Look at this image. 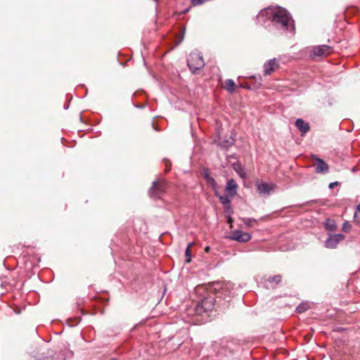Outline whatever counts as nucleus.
Masks as SVG:
<instances>
[{
	"instance_id": "nucleus-22",
	"label": "nucleus",
	"mask_w": 360,
	"mask_h": 360,
	"mask_svg": "<svg viewBox=\"0 0 360 360\" xmlns=\"http://www.w3.org/2000/svg\"><path fill=\"white\" fill-rule=\"evenodd\" d=\"M237 173L238 174V175L242 178V179H245L246 178V172L245 171L242 169V168H240L239 169H236Z\"/></svg>"
},
{
	"instance_id": "nucleus-25",
	"label": "nucleus",
	"mask_w": 360,
	"mask_h": 360,
	"mask_svg": "<svg viewBox=\"0 0 360 360\" xmlns=\"http://www.w3.org/2000/svg\"><path fill=\"white\" fill-rule=\"evenodd\" d=\"M337 185H338V181L332 182V183H330L329 184V188H334Z\"/></svg>"
},
{
	"instance_id": "nucleus-21",
	"label": "nucleus",
	"mask_w": 360,
	"mask_h": 360,
	"mask_svg": "<svg viewBox=\"0 0 360 360\" xmlns=\"http://www.w3.org/2000/svg\"><path fill=\"white\" fill-rule=\"evenodd\" d=\"M351 229V224L348 221H345L342 224V230L345 232H349Z\"/></svg>"
},
{
	"instance_id": "nucleus-13",
	"label": "nucleus",
	"mask_w": 360,
	"mask_h": 360,
	"mask_svg": "<svg viewBox=\"0 0 360 360\" xmlns=\"http://www.w3.org/2000/svg\"><path fill=\"white\" fill-rule=\"evenodd\" d=\"M257 191H258L259 193L266 194V195L269 194L270 192L274 188L272 185H270L266 183L259 184H257Z\"/></svg>"
},
{
	"instance_id": "nucleus-7",
	"label": "nucleus",
	"mask_w": 360,
	"mask_h": 360,
	"mask_svg": "<svg viewBox=\"0 0 360 360\" xmlns=\"http://www.w3.org/2000/svg\"><path fill=\"white\" fill-rule=\"evenodd\" d=\"M315 172L317 174H326L329 170L328 165L321 158H314Z\"/></svg>"
},
{
	"instance_id": "nucleus-6",
	"label": "nucleus",
	"mask_w": 360,
	"mask_h": 360,
	"mask_svg": "<svg viewBox=\"0 0 360 360\" xmlns=\"http://www.w3.org/2000/svg\"><path fill=\"white\" fill-rule=\"evenodd\" d=\"M344 238L345 236L342 233L330 235L325 242V245L328 248H335Z\"/></svg>"
},
{
	"instance_id": "nucleus-5",
	"label": "nucleus",
	"mask_w": 360,
	"mask_h": 360,
	"mask_svg": "<svg viewBox=\"0 0 360 360\" xmlns=\"http://www.w3.org/2000/svg\"><path fill=\"white\" fill-rule=\"evenodd\" d=\"M332 52V48L328 45H319L312 48L311 56H326Z\"/></svg>"
},
{
	"instance_id": "nucleus-10",
	"label": "nucleus",
	"mask_w": 360,
	"mask_h": 360,
	"mask_svg": "<svg viewBox=\"0 0 360 360\" xmlns=\"http://www.w3.org/2000/svg\"><path fill=\"white\" fill-rule=\"evenodd\" d=\"M237 188L238 185L236 182V181L233 179L228 180L226 188H225V192L226 194L230 195L231 196L234 197L237 193Z\"/></svg>"
},
{
	"instance_id": "nucleus-23",
	"label": "nucleus",
	"mask_w": 360,
	"mask_h": 360,
	"mask_svg": "<svg viewBox=\"0 0 360 360\" xmlns=\"http://www.w3.org/2000/svg\"><path fill=\"white\" fill-rule=\"evenodd\" d=\"M202 175L203 176V178L205 179V180L206 181L207 179H208V178H210L211 176L210 174V172L207 169H203L202 170Z\"/></svg>"
},
{
	"instance_id": "nucleus-26",
	"label": "nucleus",
	"mask_w": 360,
	"mask_h": 360,
	"mask_svg": "<svg viewBox=\"0 0 360 360\" xmlns=\"http://www.w3.org/2000/svg\"><path fill=\"white\" fill-rule=\"evenodd\" d=\"M297 311H298L299 313H302V312H303V311H304V308L302 307V306L300 305V306H298V307H297Z\"/></svg>"
},
{
	"instance_id": "nucleus-27",
	"label": "nucleus",
	"mask_w": 360,
	"mask_h": 360,
	"mask_svg": "<svg viewBox=\"0 0 360 360\" xmlns=\"http://www.w3.org/2000/svg\"><path fill=\"white\" fill-rule=\"evenodd\" d=\"M232 222H233V219H231V217H229L228 223L231 224Z\"/></svg>"
},
{
	"instance_id": "nucleus-30",
	"label": "nucleus",
	"mask_w": 360,
	"mask_h": 360,
	"mask_svg": "<svg viewBox=\"0 0 360 360\" xmlns=\"http://www.w3.org/2000/svg\"><path fill=\"white\" fill-rule=\"evenodd\" d=\"M188 11H189V8H187V9H186L183 13H187Z\"/></svg>"
},
{
	"instance_id": "nucleus-14",
	"label": "nucleus",
	"mask_w": 360,
	"mask_h": 360,
	"mask_svg": "<svg viewBox=\"0 0 360 360\" xmlns=\"http://www.w3.org/2000/svg\"><path fill=\"white\" fill-rule=\"evenodd\" d=\"M216 195L219 197L220 202L222 205H224L227 208H230L229 205L231 204V199L233 198V196H231L230 195H228L226 193L224 195H218L216 193Z\"/></svg>"
},
{
	"instance_id": "nucleus-18",
	"label": "nucleus",
	"mask_w": 360,
	"mask_h": 360,
	"mask_svg": "<svg viewBox=\"0 0 360 360\" xmlns=\"http://www.w3.org/2000/svg\"><path fill=\"white\" fill-rule=\"evenodd\" d=\"M206 182L208 185L210 186V187L214 191H217V184L215 181L214 179L212 176H210L208 178V179L206 180Z\"/></svg>"
},
{
	"instance_id": "nucleus-31",
	"label": "nucleus",
	"mask_w": 360,
	"mask_h": 360,
	"mask_svg": "<svg viewBox=\"0 0 360 360\" xmlns=\"http://www.w3.org/2000/svg\"><path fill=\"white\" fill-rule=\"evenodd\" d=\"M112 360H115V359H112Z\"/></svg>"
},
{
	"instance_id": "nucleus-24",
	"label": "nucleus",
	"mask_w": 360,
	"mask_h": 360,
	"mask_svg": "<svg viewBox=\"0 0 360 360\" xmlns=\"http://www.w3.org/2000/svg\"><path fill=\"white\" fill-rule=\"evenodd\" d=\"M166 170L168 171L171 167V163L168 160H165Z\"/></svg>"
},
{
	"instance_id": "nucleus-29",
	"label": "nucleus",
	"mask_w": 360,
	"mask_h": 360,
	"mask_svg": "<svg viewBox=\"0 0 360 360\" xmlns=\"http://www.w3.org/2000/svg\"><path fill=\"white\" fill-rule=\"evenodd\" d=\"M261 85H262L261 82H259V83L257 84V86H256V87L259 88Z\"/></svg>"
},
{
	"instance_id": "nucleus-15",
	"label": "nucleus",
	"mask_w": 360,
	"mask_h": 360,
	"mask_svg": "<svg viewBox=\"0 0 360 360\" xmlns=\"http://www.w3.org/2000/svg\"><path fill=\"white\" fill-rule=\"evenodd\" d=\"M234 143V139L230 136L226 139L221 141L219 143V146L224 148H229L231 147Z\"/></svg>"
},
{
	"instance_id": "nucleus-20",
	"label": "nucleus",
	"mask_w": 360,
	"mask_h": 360,
	"mask_svg": "<svg viewBox=\"0 0 360 360\" xmlns=\"http://www.w3.org/2000/svg\"><path fill=\"white\" fill-rule=\"evenodd\" d=\"M354 218L358 224H360V204L357 206V210L354 214Z\"/></svg>"
},
{
	"instance_id": "nucleus-17",
	"label": "nucleus",
	"mask_w": 360,
	"mask_h": 360,
	"mask_svg": "<svg viewBox=\"0 0 360 360\" xmlns=\"http://www.w3.org/2000/svg\"><path fill=\"white\" fill-rule=\"evenodd\" d=\"M326 229L328 231H333L336 228V224L334 221L327 219L325 224Z\"/></svg>"
},
{
	"instance_id": "nucleus-4",
	"label": "nucleus",
	"mask_w": 360,
	"mask_h": 360,
	"mask_svg": "<svg viewBox=\"0 0 360 360\" xmlns=\"http://www.w3.org/2000/svg\"><path fill=\"white\" fill-rule=\"evenodd\" d=\"M166 192V183L165 181H154L149 189V195L154 199L161 198Z\"/></svg>"
},
{
	"instance_id": "nucleus-28",
	"label": "nucleus",
	"mask_w": 360,
	"mask_h": 360,
	"mask_svg": "<svg viewBox=\"0 0 360 360\" xmlns=\"http://www.w3.org/2000/svg\"><path fill=\"white\" fill-rule=\"evenodd\" d=\"M210 248L209 246L206 247L205 250V252H208L210 251Z\"/></svg>"
},
{
	"instance_id": "nucleus-3",
	"label": "nucleus",
	"mask_w": 360,
	"mask_h": 360,
	"mask_svg": "<svg viewBox=\"0 0 360 360\" xmlns=\"http://www.w3.org/2000/svg\"><path fill=\"white\" fill-rule=\"evenodd\" d=\"M187 65L193 73L202 68L205 65V62L200 53H191L187 60Z\"/></svg>"
},
{
	"instance_id": "nucleus-11",
	"label": "nucleus",
	"mask_w": 360,
	"mask_h": 360,
	"mask_svg": "<svg viewBox=\"0 0 360 360\" xmlns=\"http://www.w3.org/2000/svg\"><path fill=\"white\" fill-rule=\"evenodd\" d=\"M295 126L300 131L302 136L305 135L309 131V124L301 118L296 120Z\"/></svg>"
},
{
	"instance_id": "nucleus-16",
	"label": "nucleus",
	"mask_w": 360,
	"mask_h": 360,
	"mask_svg": "<svg viewBox=\"0 0 360 360\" xmlns=\"http://www.w3.org/2000/svg\"><path fill=\"white\" fill-rule=\"evenodd\" d=\"M235 82L233 79H227L225 82V89L229 91V93H232L235 91Z\"/></svg>"
},
{
	"instance_id": "nucleus-19",
	"label": "nucleus",
	"mask_w": 360,
	"mask_h": 360,
	"mask_svg": "<svg viewBox=\"0 0 360 360\" xmlns=\"http://www.w3.org/2000/svg\"><path fill=\"white\" fill-rule=\"evenodd\" d=\"M193 243H191L188 245L186 249V262H190L191 261V248L193 245Z\"/></svg>"
},
{
	"instance_id": "nucleus-12",
	"label": "nucleus",
	"mask_w": 360,
	"mask_h": 360,
	"mask_svg": "<svg viewBox=\"0 0 360 360\" xmlns=\"http://www.w3.org/2000/svg\"><path fill=\"white\" fill-rule=\"evenodd\" d=\"M281 281V276L276 275L264 278L265 286L268 288H275Z\"/></svg>"
},
{
	"instance_id": "nucleus-9",
	"label": "nucleus",
	"mask_w": 360,
	"mask_h": 360,
	"mask_svg": "<svg viewBox=\"0 0 360 360\" xmlns=\"http://www.w3.org/2000/svg\"><path fill=\"white\" fill-rule=\"evenodd\" d=\"M278 67V63L276 58L271 59L264 64V73L265 75H270L274 72L276 68Z\"/></svg>"
},
{
	"instance_id": "nucleus-8",
	"label": "nucleus",
	"mask_w": 360,
	"mask_h": 360,
	"mask_svg": "<svg viewBox=\"0 0 360 360\" xmlns=\"http://www.w3.org/2000/svg\"><path fill=\"white\" fill-rule=\"evenodd\" d=\"M230 238L238 242H248L251 239V235L242 231L236 230L233 231Z\"/></svg>"
},
{
	"instance_id": "nucleus-2",
	"label": "nucleus",
	"mask_w": 360,
	"mask_h": 360,
	"mask_svg": "<svg viewBox=\"0 0 360 360\" xmlns=\"http://www.w3.org/2000/svg\"><path fill=\"white\" fill-rule=\"evenodd\" d=\"M215 298L210 295L202 300L195 307V311L197 315L202 316L204 313L211 311L214 307Z\"/></svg>"
},
{
	"instance_id": "nucleus-1",
	"label": "nucleus",
	"mask_w": 360,
	"mask_h": 360,
	"mask_svg": "<svg viewBox=\"0 0 360 360\" xmlns=\"http://www.w3.org/2000/svg\"><path fill=\"white\" fill-rule=\"evenodd\" d=\"M266 20H270L272 26L282 33L286 32L293 33L295 31L292 16L285 8L269 7L262 10L257 16V21L258 23L262 24Z\"/></svg>"
}]
</instances>
